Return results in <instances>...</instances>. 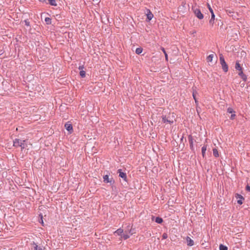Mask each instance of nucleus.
Here are the masks:
<instances>
[{
	"label": "nucleus",
	"instance_id": "obj_24",
	"mask_svg": "<svg viewBox=\"0 0 250 250\" xmlns=\"http://www.w3.org/2000/svg\"><path fill=\"white\" fill-rule=\"evenodd\" d=\"M161 50H162V51L164 53V55L165 56V58H166V61H168V56H167V53H166L164 48L162 47Z\"/></svg>",
	"mask_w": 250,
	"mask_h": 250
},
{
	"label": "nucleus",
	"instance_id": "obj_26",
	"mask_svg": "<svg viewBox=\"0 0 250 250\" xmlns=\"http://www.w3.org/2000/svg\"><path fill=\"white\" fill-rule=\"evenodd\" d=\"M45 21L47 24H50L51 23V20L48 17L45 18Z\"/></svg>",
	"mask_w": 250,
	"mask_h": 250
},
{
	"label": "nucleus",
	"instance_id": "obj_36",
	"mask_svg": "<svg viewBox=\"0 0 250 250\" xmlns=\"http://www.w3.org/2000/svg\"><path fill=\"white\" fill-rule=\"evenodd\" d=\"M40 1H45L46 0H39Z\"/></svg>",
	"mask_w": 250,
	"mask_h": 250
},
{
	"label": "nucleus",
	"instance_id": "obj_9",
	"mask_svg": "<svg viewBox=\"0 0 250 250\" xmlns=\"http://www.w3.org/2000/svg\"><path fill=\"white\" fill-rule=\"evenodd\" d=\"M118 173H119V177L122 178L125 181H126V173L122 172L121 169H119L118 170Z\"/></svg>",
	"mask_w": 250,
	"mask_h": 250
},
{
	"label": "nucleus",
	"instance_id": "obj_34",
	"mask_svg": "<svg viewBox=\"0 0 250 250\" xmlns=\"http://www.w3.org/2000/svg\"><path fill=\"white\" fill-rule=\"evenodd\" d=\"M42 224H43V220H42V216L41 217V222H40Z\"/></svg>",
	"mask_w": 250,
	"mask_h": 250
},
{
	"label": "nucleus",
	"instance_id": "obj_8",
	"mask_svg": "<svg viewBox=\"0 0 250 250\" xmlns=\"http://www.w3.org/2000/svg\"><path fill=\"white\" fill-rule=\"evenodd\" d=\"M186 240L187 243V245L188 246H192L194 244V242L189 237L187 236L186 238Z\"/></svg>",
	"mask_w": 250,
	"mask_h": 250
},
{
	"label": "nucleus",
	"instance_id": "obj_30",
	"mask_svg": "<svg viewBox=\"0 0 250 250\" xmlns=\"http://www.w3.org/2000/svg\"><path fill=\"white\" fill-rule=\"evenodd\" d=\"M235 116H236L235 114H234V113H232L230 118L231 120H233V119H235Z\"/></svg>",
	"mask_w": 250,
	"mask_h": 250
},
{
	"label": "nucleus",
	"instance_id": "obj_20",
	"mask_svg": "<svg viewBox=\"0 0 250 250\" xmlns=\"http://www.w3.org/2000/svg\"><path fill=\"white\" fill-rule=\"evenodd\" d=\"M142 51H143V48L141 47H139V48H136L135 52L137 54H140L142 52Z\"/></svg>",
	"mask_w": 250,
	"mask_h": 250
},
{
	"label": "nucleus",
	"instance_id": "obj_5",
	"mask_svg": "<svg viewBox=\"0 0 250 250\" xmlns=\"http://www.w3.org/2000/svg\"><path fill=\"white\" fill-rule=\"evenodd\" d=\"M235 197L237 199V203L239 205H242L243 204V200H244L243 197L242 195L237 193L235 194Z\"/></svg>",
	"mask_w": 250,
	"mask_h": 250
},
{
	"label": "nucleus",
	"instance_id": "obj_13",
	"mask_svg": "<svg viewBox=\"0 0 250 250\" xmlns=\"http://www.w3.org/2000/svg\"><path fill=\"white\" fill-rule=\"evenodd\" d=\"M34 250H44V248L41 246H38L36 243H34Z\"/></svg>",
	"mask_w": 250,
	"mask_h": 250
},
{
	"label": "nucleus",
	"instance_id": "obj_2",
	"mask_svg": "<svg viewBox=\"0 0 250 250\" xmlns=\"http://www.w3.org/2000/svg\"><path fill=\"white\" fill-rule=\"evenodd\" d=\"M25 141L21 140L19 139H16L13 141V145L15 147H21V149H24L26 145L25 144Z\"/></svg>",
	"mask_w": 250,
	"mask_h": 250
},
{
	"label": "nucleus",
	"instance_id": "obj_23",
	"mask_svg": "<svg viewBox=\"0 0 250 250\" xmlns=\"http://www.w3.org/2000/svg\"><path fill=\"white\" fill-rule=\"evenodd\" d=\"M188 140L190 143V146L191 147L193 146V138L191 136H189L188 137Z\"/></svg>",
	"mask_w": 250,
	"mask_h": 250
},
{
	"label": "nucleus",
	"instance_id": "obj_19",
	"mask_svg": "<svg viewBox=\"0 0 250 250\" xmlns=\"http://www.w3.org/2000/svg\"><path fill=\"white\" fill-rule=\"evenodd\" d=\"M155 222L158 224H161L163 222V219L162 218H160V217H157L155 218Z\"/></svg>",
	"mask_w": 250,
	"mask_h": 250
},
{
	"label": "nucleus",
	"instance_id": "obj_4",
	"mask_svg": "<svg viewBox=\"0 0 250 250\" xmlns=\"http://www.w3.org/2000/svg\"><path fill=\"white\" fill-rule=\"evenodd\" d=\"M194 14L196 15V16L199 19H202L204 18L203 15L202 14L201 11L199 9H196L194 10Z\"/></svg>",
	"mask_w": 250,
	"mask_h": 250
},
{
	"label": "nucleus",
	"instance_id": "obj_11",
	"mask_svg": "<svg viewBox=\"0 0 250 250\" xmlns=\"http://www.w3.org/2000/svg\"><path fill=\"white\" fill-rule=\"evenodd\" d=\"M147 14H146L147 18L148 19L149 21H150L153 18V15L151 13L150 10L149 9H147Z\"/></svg>",
	"mask_w": 250,
	"mask_h": 250
},
{
	"label": "nucleus",
	"instance_id": "obj_33",
	"mask_svg": "<svg viewBox=\"0 0 250 250\" xmlns=\"http://www.w3.org/2000/svg\"><path fill=\"white\" fill-rule=\"evenodd\" d=\"M193 98H194V99L195 100V103H197V101H196V98H195V96L194 93H193Z\"/></svg>",
	"mask_w": 250,
	"mask_h": 250
},
{
	"label": "nucleus",
	"instance_id": "obj_16",
	"mask_svg": "<svg viewBox=\"0 0 250 250\" xmlns=\"http://www.w3.org/2000/svg\"><path fill=\"white\" fill-rule=\"evenodd\" d=\"M207 146H204L202 147V154L204 158L205 156V153H206V151L207 150Z\"/></svg>",
	"mask_w": 250,
	"mask_h": 250
},
{
	"label": "nucleus",
	"instance_id": "obj_1",
	"mask_svg": "<svg viewBox=\"0 0 250 250\" xmlns=\"http://www.w3.org/2000/svg\"><path fill=\"white\" fill-rule=\"evenodd\" d=\"M162 122L166 125H171L176 121L175 114L174 113H169L167 115H163Z\"/></svg>",
	"mask_w": 250,
	"mask_h": 250
},
{
	"label": "nucleus",
	"instance_id": "obj_25",
	"mask_svg": "<svg viewBox=\"0 0 250 250\" xmlns=\"http://www.w3.org/2000/svg\"><path fill=\"white\" fill-rule=\"evenodd\" d=\"M48 1L49 2V3L51 5H53V6H56L57 5V3H56V2L55 0H48Z\"/></svg>",
	"mask_w": 250,
	"mask_h": 250
},
{
	"label": "nucleus",
	"instance_id": "obj_3",
	"mask_svg": "<svg viewBox=\"0 0 250 250\" xmlns=\"http://www.w3.org/2000/svg\"><path fill=\"white\" fill-rule=\"evenodd\" d=\"M220 61L223 70L225 72H227L228 71V66L222 55L220 56Z\"/></svg>",
	"mask_w": 250,
	"mask_h": 250
},
{
	"label": "nucleus",
	"instance_id": "obj_22",
	"mask_svg": "<svg viewBox=\"0 0 250 250\" xmlns=\"http://www.w3.org/2000/svg\"><path fill=\"white\" fill-rule=\"evenodd\" d=\"M220 250H228V247L222 244H221L219 246Z\"/></svg>",
	"mask_w": 250,
	"mask_h": 250
},
{
	"label": "nucleus",
	"instance_id": "obj_14",
	"mask_svg": "<svg viewBox=\"0 0 250 250\" xmlns=\"http://www.w3.org/2000/svg\"><path fill=\"white\" fill-rule=\"evenodd\" d=\"M215 15L214 13L211 14V19L209 20V24L211 26H213L214 22Z\"/></svg>",
	"mask_w": 250,
	"mask_h": 250
},
{
	"label": "nucleus",
	"instance_id": "obj_12",
	"mask_svg": "<svg viewBox=\"0 0 250 250\" xmlns=\"http://www.w3.org/2000/svg\"><path fill=\"white\" fill-rule=\"evenodd\" d=\"M79 69L81 70L80 72V75L82 77H84L85 76V72L83 70V66H80Z\"/></svg>",
	"mask_w": 250,
	"mask_h": 250
},
{
	"label": "nucleus",
	"instance_id": "obj_15",
	"mask_svg": "<svg viewBox=\"0 0 250 250\" xmlns=\"http://www.w3.org/2000/svg\"><path fill=\"white\" fill-rule=\"evenodd\" d=\"M124 230L122 229H119L117 230H116L114 233H116L117 235L121 236L122 235L123 233Z\"/></svg>",
	"mask_w": 250,
	"mask_h": 250
},
{
	"label": "nucleus",
	"instance_id": "obj_18",
	"mask_svg": "<svg viewBox=\"0 0 250 250\" xmlns=\"http://www.w3.org/2000/svg\"><path fill=\"white\" fill-rule=\"evenodd\" d=\"M213 154L215 157H218L219 156V153L216 148L213 149Z\"/></svg>",
	"mask_w": 250,
	"mask_h": 250
},
{
	"label": "nucleus",
	"instance_id": "obj_21",
	"mask_svg": "<svg viewBox=\"0 0 250 250\" xmlns=\"http://www.w3.org/2000/svg\"><path fill=\"white\" fill-rule=\"evenodd\" d=\"M129 237H130V236L128 234H127L126 232H125V233L123 234L122 235V238L125 240L128 239V238H129Z\"/></svg>",
	"mask_w": 250,
	"mask_h": 250
},
{
	"label": "nucleus",
	"instance_id": "obj_35",
	"mask_svg": "<svg viewBox=\"0 0 250 250\" xmlns=\"http://www.w3.org/2000/svg\"><path fill=\"white\" fill-rule=\"evenodd\" d=\"M4 83H7V82L6 81H3V82H2V84H4Z\"/></svg>",
	"mask_w": 250,
	"mask_h": 250
},
{
	"label": "nucleus",
	"instance_id": "obj_37",
	"mask_svg": "<svg viewBox=\"0 0 250 250\" xmlns=\"http://www.w3.org/2000/svg\"><path fill=\"white\" fill-rule=\"evenodd\" d=\"M227 12L228 13H231L230 11H228V10H227Z\"/></svg>",
	"mask_w": 250,
	"mask_h": 250
},
{
	"label": "nucleus",
	"instance_id": "obj_6",
	"mask_svg": "<svg viewBox=\"0 0 250 250\" xmlns=\"http://www.w3.org/2000/svg\"><path fill=\"white\" fill-rule=\"evenodd\" d=\"M235 68L236 70L238 71L239 75L241 76V74L243 73V72L242 70V67L238 62H236Z\"/></svg>",
	"mask_w": 250,
	"mask_h": 250
},
{
	"label": "nucleus",
	"instance_id": "obj_29",
	"mask_svg": "<svg viewBox=\"0 0 250 250\" xmlns=\"http://www.w3.org/2000/svg\"><path fill=\"white\" fill-rule=\"evenodd\" d=\"M208 8L210 11V12L211 13V14H212V13H213V10L211 8L210 6L209 5V4H208Z\"/></svg>",
	"mask_w": 250,
	"mask_h": 250
},
{
	"label": "nucleus",
	"instance_id": "obj_28",
	"mask_svg": "<svg viewBox=\"0 0 250 250\" xmlns=\"http://www.w3.org/2000/svg\"><path fill=\"white\" fill-rule=\"evenodd\" d=\"M24 21L25 24L26 26H30V22L28 21V20H25Z\"/></svg>",
	"mask_w": 250,
	"mask_h": 250
},
{
	"label": "nucleus",
	"instance_id": "obj_17",
	"mask_svg": "<svg viewBox=\"0 0 250 250\" xmlns=\"http://www.w3.org/2000/svg\"><path fill=\"white\" fill-rule=\"evenodd\" d=\"M214 57V55L211 54L209 55L207 58V61L208 62H212L213 58Z\"/></svg>",
	"mask_w": 250,
	"mask_h": 250
},
{
	"label": "nucleus",
	"instance_id": "obj_38",
	"mask_svg": "<svg viewBox=\"0 0 250 250\" xmlns=\"http://www.w3.org/2000/svg\"><path fill=\"white\" fill-rule=\"evenodd\" d=\"M154 216H153V217H152V220H154Z\"/></svg>",
	"mask_w": 250,
	"mask_h": 250
},
{
	"label": "nucleus",
	"instance_id": "obj_32",
	"mask_svg": "<svg viewBox=\"0 0 250 250\" xmlns=\"http://www.w3.org/2000/svg\"><path fill=\"white\" fill-rule=\"evenodd\" d=\"M246 189L247 191H250V186H249V185H247L246 186Z\"/></svg>",
	"mask_w": 250,
	"mask_h": 250
},
{
	"label": "nucleus",
	"instance_id": "obj_10",
	"mask_svg": "<svg viewBox=\"0 0 250 250\" xmlns=\"http://www.w3.org/2000/svg\"><path fill=\"white\" fill-rule=\"evenodd\" d=\"M104 181L105 183H112L113 182L112 179H109L107 175H105L103 177Z\"/></svg>",
	"mask_w": 250,
	"mask_h": 250
},
{
	"label": "nucleus",
	"instance_id": "obj_7",
	"mask_svg": "<svg viewBox=\"0 0 250 250\" xmlns=\"http://www.w3.org/2000/svg\"><path fill=\"white\" fill-rule=\"evenodd\" d=\"M64 126L66 129L70 133L72 132L73 126L69 122H67L66 123H65Z\"/></svg>",
	"mask_w": 250,
	"mask_h": 250
},
{
	"label": "nucleus",
	"instance_id": "obj_31",
	"mask_svg": "<svg viewBox=\"0 0 250 250\" xmlns=\"http://www.w3.org/2000/svg\"><path fill=\"white\" fill-rule=\"evenodd\" d=\"M162 237H163V239H167V233H164L163 234Z\"/></svg>",
	"mask_w": 250,
	"mask_h": 250
},
{
	"label": "nucleus",
	"instance_id": "obj_27",
	"mask_svg": "<svg viewBox=\"0 0 250 250\" xmlns=\"http://www.w3.org/2000/svg\"><path fill=\"white\" fill-rule=\"evenodd\" d=\"M227 112L229 113H235V111L233 110V109L231 107H229L227 109Z\"/></svg>",
	"mask_w": 250,
	"mask_h": 250
}]
</instances>
